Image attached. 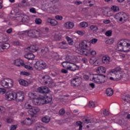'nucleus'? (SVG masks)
<instances>
[{
	"mask_svg": "<svg viewBox=\"0 0 130 130\" xmlns=\"http://www.w3.org/2000/svg\"><path fill=\"white\" fill-rule=\"evenodd\" d=\"M44 3L45 2L48 6H50L53 5V4H56V3H58V0H44Z\"/></svg>",
	"mask_w": 130,
	"mask_h": 130,
	"instance_id": "412c9836",
	"label": "nucleus"
},
{
	"mask_svg": "<svg viewBox=\"0 0 130 130\" xmlns=\"http://www.w3.org/2000/svg\"><path fill=\"white\" fill-rule=\"evenodd\" d=\"M24 57L28 60H33L35 58V55L33 53H26L24 55Z\"/></svg>",
	"mask_w": 130,
	"mask_h": 130,
	"instance_id": "2eb2a0df",
	"label": "nucleus"
},
{
	"mask_svg": "<svg viewBox=\"0 0 130 130\" xmlns=\"http://www.w3.org/2000/svg\"><path fill=\"white\" fill-rule=\"evenodd\" d=\"M7 41H8V37L5 35H3L2 38V41L0 42V43L3 42H7Z\"/></svg>",
	"mask_w": 130,
	"mask_h": 130,
	"instance_id": "c03bdc74",
	"label": "nucleus"
},
{
	"mask_svg": "<svg viewBox=\"0 0 130 130\" xmlns=\"http://www.w3.org/2000/svg\"><path fill=\"white\" fill-rule=\"evenodd\" d=\"M17 129V125H12L10 126V130H16Z\"/></svg>",
	"mask_w": 130,
	"mask_h": 130,
	"instance_id": "69168bd1",
	"label": "nucleus"
},
{
	"mask_svg": "<svg viewBox=\"0 0 130 130\" xmlns=\"http://www.w3.org/2000/svg\"><path fill=\"white\" fill-rule=\"evenodd\" d=\"M64 26L66 29H73V28H74V23L72 22H67L64 23Z\"/></svg>",
	"mask_w": 130,
	"mask_h": 130,
	"instance_id": "a211bd4d",
	"label": "nucleus"
},
{
	"mask_svg": "<svg viewBox=\"0 0 130 130\" xmlns=\"http://www.w3.org/2000/svg\"><path fill=\"white\" fill-rule=\"evenodd\" d=\"M29 20V16L27 15H24L21 19V22L24 23V22H27Z\"/></svg>",
	"mask_w": 130,
	"mask_h": 130,
	"instance_id": "58836bf2",
	"label": "nucleus"
},
{
	"mask_svg": "<svg viewBox=\"0 0 130 130\" xmlns=\"http://www.w3.org/2000/svg\"><path fill=\"white\" fill-rule=\"evenodd\" d=\"M88 46L87 45V41H83L80 44H79V47L77 49H86V47Z\"/></svg>",
	"mask_w": 130,
	"mask_h": 130,
	"instance_id": "f3484780",
	"label": "nucleus"
},
{
	"mask_svg": "<svg viewBox=\"0 0 130 130\" xmlns=\"http://www.w3.org/2000/svg\"><path fill=\"white\" fill-rule=\"evenodd\" d=\"M111 9L114 12H118V11H119V7L116 6H113Z\"/></svg>",
	"mask_w": 130,
	"mask_h": 130,
	"instance_id": "de8ad7c7",
	"label": "nucleus"
},
{
	"mask_svg": "<svg viewBox=\"0 0 130 130\" xmlns=\"http://www.w3.org/2000/svg\"><path fill=\"white\" fill-rule=\"evenodd\" d=\"M77 34H79V35H85V34H86V31H80V30H78L77 31Z\"/></svg>",
	"mask_w": 130,
	"mask_h": 130,
	"instance_id": "680f3d73",
	"label": "nucleus"
},
{
	"mask_svg": "<svg viewBox=\"0 0 130 130\" xmlns=\"http://www.w3.org/2000/svg\"><path fill=\"white\" fill-rule=\"evenodd\" d=\"M7 123H12L13 122V119L12 118H8L7 119Z\"/></svg>",
	"mask_w": 130,
	"mask_h": 130,
	"instance_id": "338daca9",
	"label": "nucleus"
},
{
	"mask_svg": "<svg viewBox=\"0 0 130 130\" xmlns=\"http://www.w3.org/2000/svg\"><path fill=\"white\" fill-rule=\"evenodd\" d=\"M64 113H65V111L63 109H60L59 111V114H60V115H63V114H64Z\"/></svg>",
	"mask_w": 130,
	"mask_h": 130,
	"instance_id": "0e129e2a",
	"label": "nucleus"
},
{
	"mask_svg": "<svg viewBox=\"0 0 130 130\" xmlns=\"http://www.w3.org/2000/svg\"><path fill=\"white\" fill-rule=\"evenodd\" d=\"M60 48L62 49H67L68 48V44L66 42H62L59 43Z\"/></svg>",
	"mask_w": 130,
	"mask_h": 130,
	"instance_id": "4be33fe9",
	"label": "nucleus"
},
{
	"mask_svg": "<svg viewBox=\"0 0 130 130\" xmlns=\"http://www.w3.org/2000/svg\"><path fill=\"white\" fill-rule=\"evenodd\" d=\"M20 74L22 76H30V73H28V72H20Z\"/></svg>",
	"mask_w": 130,
	"mask_h": 130,
	"instance_id": "6e6d98bb",
	"label": "nucleus"
},
{
	"mask_svg": "<svg viewBox=\"0 0 130 130\" xmlns=\"http://www.w3.org/2000/svg\"><path fill=\"white\" fill-rule=\"evenodd\" d=\"M41 120L42 122H44V123H48V122L50 121V117L48 116H46L42 118Z\"/></svg>",
	"mask_w": 130,
	"mask_h": 130,
	"instance_id": "5701e85b",
	"label": "nucleus"
},
{
	"mask_svg": "<svg viewBox=\"0 0 130 130\" xmlns=\"http://www.w3.org/2000/svg\"><path fill=\"white\" fill-rule=\"evenodd\" d=\"M54 39L56 41H59L61 39V34H55L54 36Z\"/></svg>",
	"mask_w": 130,
	"mask_h": 130,
	"instance_id": "cd10ccee",
	"label": "nucleus"
},
{
	"mask_svg": "<svg viewBox=\"0 0 130 130\" xmlns=\"http://www.w3.org/2000/svg\"><path fill=\"white\" fill-rule=\"evenodd\" d=\"M66 39H67L69 45H73L74 43V41H73V39H71L70 37L68 36L66 37Z\"/></svg>",
	"mask_w": 130,
	"mask_h": 130,
	"instance_id": "72a5a7b5",
	"label": "nucleus"
},
{
	"mask_svg": "<svg viewBox=\"0 0 130 130\" xmlns=\"http://www.w3.org/2000/svg\"><path fill=\"white\" fill-rule=\"evenodd\" d=\"M80 25L82 28H86V27H88V23L86 22H82L80 23Z\"/></svg>",
	"mask_w": 130,
	"mask_h": 130,
	"instance_id": "79ce46f5",
	"label": "nucleus"
},
{
	"mask_svg": "<svg viewBox=\"0 0 130 130\" xmlns=\"http://www.w3.org/2000/svg\"><path fill=\"white\" fill-rule=\"evenodd\" d=\"M71 63V66L69 67H66L67 70H69V71H77V70H79V66L73 63Z\"/></svg>",
	"mask_w": 130,
	"mask_h": 130,
	"instance_id": "ddd939ff",
	"label": "nucleus"
},
{
	"mask_svg": "<svg viewBox=\"0 0 130 130\" xmlns=\"http://www.w3.org/2000/svg\"><path fill=\"white\" fill-rule=\"evenodd\" d=\"M92 51V49H77L76 50V52L78 54H80L81 55H88V54H91V52Z\"/></svg>",
	"mask_w": 130,
	"mask_h": 130,
	"instance_id": "6e6552de",
	"label": "nucleus"
},
{
	"mask_svg": "<svg viewBox=\"0 0 130 130\" xmlns=\"http://www.w3.org/2000/svg\"><path fill=\"white\" fill-rule=\"evenodd\" d=\"M90 29L92 31H97V30H98V27L95 25H91L90 27Z\"/></svg>",
	"mask_w": 130,
	"mask_h": 130,
	"instance_id": "a18cd8bd",
	"label": "nucleus"
},
{
	"mask_svg": "<svg viewBox=\"0 0 130 130\" xmlns=\"http://www.w3.org/2000/svg\"><path fill=\"white\" fill-rule=\"evenodd\" d=\"M21 124L24 125V124H26V125H31L32 124V120L30 119L29 118L25 119L24 121L21 122Z\"/></svg>",
	"mask_w": 130,
	"mask_h": 130,
	"instance_id": "dca6fc26",
	"label": "nucleus"
},
{
	"mask_svg": "<svg viewBox=\"0 0 130 130\" xmlns=\"http://www.w3.org/2000/svg\"><path fill=\"white\" fill-rule=\"evenodd\" d=\"M45 85H47L49 88H53L55 86V83L52 80L50 79L49 81L45 82Z\"/></svg>",
	"mask_w": 130,
	"mask_h": 130,
	"instance_id": "6ab92c4d",
	"label": "nucleus"
},
{
	"mask_svg": "<svg viewBox=\"0 0 130 130\" xmlns=\"http://www.w3.org/2000/svg\"><path fill=\"white\" fill-rule=\"evenodd\" d=\"M14 64L17 66V67H23V66H25V63L23 62V61L21 59H16L14 60Z\"/></svg>",
	"mask_w": 130,
	"mask_h": 130,
	"instance_id": "aec40b11",
	"label": "nucleus"
},
{
	"mask_svg": "<svg viewBox=\"0 0 130 130\" xmlns=\"http://www.w3.org/2000/svg\"><path fill=\"white\" fill-rule=\"evenodd\" d=\"M97 73H103L105 74L106 73V69L103 67H99L96 69Z\"/></svg>",
	"mask_w": 130,
	"mask_h": 130,
	"instance_id": "b1692460",
	"label": "nucleus"
},
{
	"mask_svg": "<svg viewBox=\"0 0 130 130\" xmlns=\"http://www.w3.org/2000/svg\"><path fill=\"white\" fill-rule=\"evenodd\" d=\"M123 100L125 102H127V103H128V102H130V95L129 94L126 95L125 96V98L123 99Z\"/></svg>",
	"mask_w": 130,
	"mask_h": 130,
	"instance_id": "4c0bfd02",
	"label": "nucleus"
},
{
	"mask_svg": "<svg viewBox=\"0 0 130 130\" xmlns=\"http://www.w3.org/2000/svg\"><path fill=\"white\" fill-rule=\"evenodd\" d=\"M38 91L42 94H47V93H49V89L46 86L39 87Z\"/></svg>",
	"mask_w": 130,
	"mask_h": 130,
	"instance_id": "9d476101",
	"label": "nucleus"
},
{
	"mask_svg": "<svg viewBox=\"0 0 130 130\" xmlns=\"http://www.w3.org/2000/svg\"><path fill=\"white\" fill-rule=\"evenodd\" d=\"M82 120L84 123H91V122H92V120L89 119L88 117H84V118L82 119Z\"/></svg>",
	"mask_w": 130,
	"mask_h": 130,
	"instance_id": "c85d7f7f",
	"label": "nucleus"
},
{
	"mask_svg": "<svg viewBox=\"0 0 130 130\" xmlns=\"http://www.w3.org/2000/svg\"><path fill=\"white\" fill-rule=\"evenodd\" d=\"M42 80H43L44 84L45 85V82L49 81V80H50V78L48 76H45L42 77Z\"/></svg>",
	"mask_w": 130,
	"mask_h": 130,
	"instance_id": "e433bc0d",
	"label": "nucleus"
},
{
	"mask_svg": "<svg viewBox=\"0 0 130 130\" xmlns=\"http://www.w3.org/2000/svg\"><path fill=\"white\" fill-rule=\"evenodd\" d=\"M53 56L54 58L55 59H56V60H58V58H59V55H58V54H57L56 53H54V55Z\"/></svg>",
	"mask_w": 130,
	"mask_h": 130,
	"instance_id": "5fc2aeb1",
	"label": "nucleus"
},
{
	"mask_svg": "<svg viewBox=\"0 0 130 130\" xmlns=\"http://www.w3.org/2000/svg\"><path fill=\"white\" fill-rule=\"evenodd\" d=\"M71 83L72 87H79L82 84V78L79 76H76L71 80Z\"/></svg>",
	"mask_w": 130,
	"mask_h": 130,
	"instance_id": "0eeeda50",
	"label": "nucleus"
},
{
	"mask_svg": "<svg viewBox=\"0 0 130 130\" xmlns=\"http://www.w3.org/2000/svg\"><path fill=\"white\" fill-rule=\"evenodd\" d=\"M121 12L117 13L115 16V19H116V20H119V22H120V19L121 18V15H122Z\"/></svg>",
	"mask_w": 130,
	"mask_h": 130,
	"instance_id": "473e14b6",
	"label": "nucleus"
},
{
	"mask_svg": "<svg viewBox=\"0 0 130 130\" xmlns=\"http://www.w3.org/2000/svg\"><path fill=\"white\" fill-rule=\"evenodd\" d=\"M106 93L107 96H112V95H113V89L110 88H107L106 91Z\"/></svg>",
	"mask_w": 130,
	"mask_h": 130,
	"instance_id": "393cba45",
	"label": "nucleus"
},
{
	"mask_svg": "<svg viewBox=\"0 0 130 130\" xmlns=\"http://www.w3.org/2000/svg\"><path fill=\"white\" fill-rule=\"evenodd\" d=\"M34 68L36 69V70H41L39 62L38 61H37L36 63L34 64Z\"/></svg>",
	"mask_w": 130,
	"mask_h": 130,
	"instance_id": "a19ab883",
	"label": "nucleus"
},
{
	"mask_svg": "<svg viewBox=\"0 0 130 130\" xmlns=\"http://www.w3.org/2000/svg\"><path fill=\"white\" fill-rule=\"evenodd\" d=\"M47 23H49L51 26H57L58 22L56 20L54 19H51L50 18H48L47 20Z\"/></svg>",
	"mask_w": 130,
	"mask_h": 130,
	"instance_id": "f8f14e48",
	"label": "nucleus"
},
{
	"mask_svg": "<svg viewBox=\"0 0 130 130\" xmlns=\"http://www.w3.org/2000/svg\"><path fill=\"white\" fill-rule=\"evenodd\" d=\"M29 11L30 13H33L34 14H36V10H35V8H31L30 9Z\"/></svg>",
	"mask_w": 130,
	"mask_h": 130,
	"instance_id": "774afa93",
	"label": "nucleus"
},
{
	"mask_svg": "<svg viewBox=\"0 0 130 130\" xmlns=\"http://www.w3.org/2000/svg\"><path fill=\"white\" fill-rule=\"evenodd\" d=\"M40 111V109L38 107H32L31 109L28 111V113L31 115V117H34V115L36 114L38 112Z\"/></svg>",
	"mask_w": 130,
	"mask_h": 130,
	"instance_id": "1a4fd4ad",
	"label": "nucleus"
},
{
	"mask_svg": "<svg viewBox=\"0 0 130 130\" xmlns=\"http://www.w3.org/2000/svg\"><path fill=\"white\" fill-rule=\"evenodd\" d=\"M34 130H45V128L42 127V126H41V125H37L35 127Z\"/></svg>",
	"mask_w": 130,
	"mask_h": 130,
	"instance_id": "c9c22d12",
	"label": "nucleus"
},
{
	"mask_svg": "<svg viewBox=\"0 0 130 130\" xmlns=\"http://www.w3.org/2000/svg\"><path fill=\"white\" fill-rule=\"evenodd\" d=\"M27 33V35L30 38H38V37H42V34H44L42 31L40 30L36 29H30L29 30L25 31Z\"/></svg>",
	"mask_w": 130,
	"mask_h": 130,
	"instance_id": "20e7f679",
	"label": "nucleus"
},
{
	"mask_svg": "<svg viewBox=\"0 0 130 130\" xmlns=\"http://www.w3.org/2000/svg\"><path fill=\"white\" fill-rule=\"evenodd\" d=\"M66 60L67 61H64L62 63V66L63 67V68H66V67L64 66L65 63H71V62H70V61H71V56H67Z\"/></svg>",
	"mask_w": 130,
	"mask_h": 130,
	"instance_id": "c756f323",
	"label": "nucleus"
},
{
	"mask_svg": "<svg viewBox=\"0 0 130 130\" xmlns=\"http://www.w3.org/2000/svg\"><path fill=\"white\" fill-rule=\"evenodd\" d=\"M103 114L105 116H108V115H109V112L106 109H105L103 111Z\"/></svg>",
	"mask_w": 130,
	"mask_h": 130,
	"instance_id": "864d4df0",
	"label": "nucleus"
},
{
	"mask_svg": "<svg viewBox=\"0 0 130 130\" xmlns=\"http://www.w3.org/2000/svg\"><path fill=\"white\" fill-rule=\"evenodd\" d=\"M32 103L35 104V105H40L39 99H35L32 101Z\"/></svg>",
	"mask_w": 130,
	"mask_h": 130,
	"instance_id": "37998d69",
	"label": "nucleus"
},
{
	"mask_svg": "<svg viewBox=\"0 0 130 130\" xmlns=\"http://www.w3.org/2000/svg\"><path fill=\"white\" fill-rule=\"evenodd\" d=\"M126 21H128V16L125 13L124 14V19L123 20V22H126Z\"/></svg>",
	"mask_w": 130,
	"mask_h": 130,
	"instance_id": "bf43d9fd",
	"label": "nucleus"
},
{
	"mask_svg": "<svg viewBox=\"0 0 130 130\" xmlns=\"http://www.w3.org/2000/svg\"><path fill=\"white\" fill-rule=\"evenodd\" d=\"M103 63L104 64H109L110 63V57L108 56H105L102 58Z\"/></svg>",
	"mask_w": 130,
	"mask_h": 130,
	"instance_id": "4468645a",
	"label": "nucleus"
},
{
	"mask_svg": "<svg viewBox=\"0 0 130 130\" xmlns=\"http://www.w3.org/2000/svg\"><path fill=\"white\" fill-rule=\"evenodd\" d=\"M89 106L90 108H94L95 107V103L93 102H89Z\"/></svg>",
	"mask_w": 130,
	"mask_h": 130,
	"instance_id": "603ef678",
	"label": "nucleus"
},
{
	"mask_svg": "<svg viewBox=\"0 0 130 130\" xmlns=\"http://www.w3.org/2000/svg\"><path fill=\"white\" fill-rule=\"evenodd\" d=\"M29 97L30 98V99H36V95L33 93H29Z\"/></svg>",
	"mask_w": 130,
	"mask_h": 130,
	"instance_id": "8fccbe9b",
	"label": "nucleus"
},
{
	"mask_svg": "<svg viewBox=\"0 0 130 130\" xmlns=\"http://www.w3.org/2000/svg\"><path fill=\"white\" fill-rule=\"evenodd\" d=\"M83 122H81V121H77L76 122V125L78 126H79V130H82V128L83 127Z\"/></svg>",
	"mask_w": 130,
	"mask_h": 130,
	"instance_id": "f704fd0d",
	"label": "nucleus"
},
{
	"mask_svg": "<svg viewBox=\"0 0 130 130\" xmlns=\"http://www.w3.org/2000/svg\"><path fill=\"white\" fill-rule=\"evenodd\" d=\"M97 41H98L97 39H93L90 41V43H91L92 44H95V43H97Z\"/></svg>",
	"mask_w": 130,
	"mask_h": 130,
	"instance_id": "4d7b16f0",
	"label": "nucleus"
},
{
	"mask_svg": "<svg viewBox=\"0 0 130 130\" xmlns=\"http://www.w3.org/2000/svg\"><path fill=\"white\" fill-rule=\"evenodd\" d=\"M7 92V90L5 88H0V93L1 94H5Z\"/></svg>",
	"mask_w": 130,
	"mask_h": 130,
	"instance_id": "052dcab7",
	"label": "nucleus"
},
{
	"mask_svg": "<svg viewBox=\"0 0 130 130\" xmlns=\"http://www.w3.org/2000/svg\"><path fill=\"white\" fill-rule=\"evenodd\" d=\"M1 85L4 88L6 89H10V88H12L14 84V81L13 80L9 78H5L2 80L1 82Z\"/></svg>",
	"mask_w": 130,
	"mask_h": 130,
	"instance_id": "423d86ee",
	"label": "nucleus"
},
{
	"mask_svg": "<svg viewBox=\"0 0 130 130\" xmlns=\"http://www.w3.org/2000/svg\"><path fill=\"white\" fill-rule=\"evenodd\" d=\"M110 75L113 77H110V80L112 81H119L123 77V76L121 75V68L120 67L111 70L110 71Z\"/></svg>",
	"mask_w": 130,
	"mask_h": 130,
	"instance_id": "7ed1b4c3",
	"label": "nucleus"
},
{
	"mask_svg": "<svg viewBox=\"0 0 130 130\" xmlns=\"http://www.w3.org/2000/svg\"><path fill=\"white\" fill-rule=\"evenodd\" d=\"M95 76L92 78V81H94L96 84H104L106 80H105V78H106V76L103 75L101 74H94Z\"/></svg>",
	"mask_w": 130,
	"mask_h": 130,
	"instance_id": "39448f33",
	"label": "nucleus"
},
{
	"mask_svg": "<svg viewBox=\"0 0 130 130\" xmlns=\"http://www.w3.org/2000/svg\"><path fill=\"white\" fill-rule=\"evenodd\" d=\"M35 23L37 24V25H41L42 23V20L40 18H37L35 20Z\"/></svg>",
	"mask_w": 130,
	"mask_h": 130,
	"instance_id": "49530a36",
	"label": "nucleus"
},
{
	"mask_svg": "<svg viewBox=\"0 0 130 130\" xmlns=\"http://www.w3.org/2000/svg\"><path fill=\"white\" fill-rule=\"evenodd\" d=\"M38 61L40 64V67L41 68V70H44V69L46 68V63H45V62L42 60H39Z\"/></svg>",
	"mask_w": 130,
	"mask_h": 130,
	"instance_id": "a878e982",
	"label": "nucleus"
},
{
	"mask_svg": "<svg viewBox=\"0 0 130 130\" xmlns=\"http://www.w3.org/2000/svg\"><path fill=\"white\" fill-rule=\"evenodd\" d=\"M37 50H38V48L35 45H31L25 49V51L26 52H28V51L30 52H36Z\"/></svg>",
	"mask_w": 130,
	"mask_h": 130,
	"instance_id": "9b49d317",
	"label": "nucleus"
},
{
	"mask_svg": "<svg viewBox=\"0 0 130 130\" xmlns=\"http://www.w3.org/2000/svg\"><path fill=\"white\" fill-rule=\"evenodd\" d=\"M45 101L46 102V104H48V103H50V102L52 101V98H50L49 96L45 97Z\"/></svg>",
	"mask_w": 130,
	"mask_h": 130,
	"instance_id": "2f4dec72",
	"label": "nucleus"
},
{
	"mask_svg": "<svg viewBox=\"0 0 130 130\" xmlns=\"http://www.w3.org/2000/svg\"><path fill=\"white\" fill-rule=\"evenodd\" d=\"M105 35H106V36H108V37H110V36H111L112 35V30H108L106 32Z\"/></svg>",
	"mask_w": 130,
	"mask_h": 130,
	"instance_id": "09e8293b",
	"label": "nucleus"
},
{
	"mask_svg": "<svg viewBox=\"0 0 130 130\" xmlns=\"http://www.w3.org/2000/svg\"><path fill=\"white\" fill-rule=\"evenodd\" d=\"M22 67H24L25 69L27 70H29V71H33V68L31 66H29L28 65H24L22 66Z\"/></svg>",
	"mask_w": 130,
	"mask_h": 130,
	"instance_id": "3c124183",
	"label": "nucleus"
},
{
	"mask_svg": "<svg viewBox=\"0 0 130 130\" xmlns=\"http://www.w3.org/2000/svg\"><path fill=\"white\" fill-rule=\"evenodd\" d=\"M10 48V44L5 43L0 46V49H9Z\"/></svg>",
	"mask_w": 130,
	"mask_h": 130,
	"instance_id": "bb28decb",
	"label": "nucleus"
},
{
	"mask_svg": "<svg viewBox=\"0 0 130 130\" xmlns=\"http://www.w3.org/2000/svg\"><path fill=\"white\" fill-rule=\"evenodd\" d=\"M97 61V60H94V58H92L90 59L89 62L91 64H94Z\"/></svg>",
	"mask_w": 130,
	"mask_h": 130,
	"instance_id": "13d9d810",
	"label": "nucleus"
},
{
	"mask_svg": "<svg viewBox=\"0 0 130 130\" xmlns=\"http://www.w3.org/2000/svg\"><path fill=\"white\" fill-rule=\"evenodd\" d=\"M55 18L56 20H59V21H61V20H62V16L60 15H56Z\"/></svg>",
	"mask_w": 130,
	"mask_h": 130,
	"instance_id": "e2e57ef3",
	"label": "nucleus"
},
{
	"mask_svg": "<svg viewBox=\"0 0 130 130\" xmlns=\"http://www.w3.org/2000/svg\"><path fill=\"white\" fill-rule=\"evenodd\" d=\"M19 83L20 85H22V86H28V82L24 80H22V79L20 80L19 81Z\"/></svg>",
	"mask_w": 130,
	"mask_h": 130,
	"instance_id": "7c9ffc66",
	"label": "nucleus"
},
{
	"mask_svg": "<svg viewBox=\"0 0 130 130\" xmlns=\"http://www.w3.org/2000/svg\"><path fill=\"white\" fill-rule=\"evenodd\" d=\"M117 49L118 51L128 52L130 51V41L124 39L118 42Z\"/></svg>",
	"mask_w": 130,
	"mask_h": 130,
	"instance_id": "f03ea898",
	"label": "nucleus"
},
{
	"mask_svg": "<svg viewBox=\"0 0 130 130\" xmlns=\"http://www.w3.org/2000/svg\"><path fill=\"white\" fill-rule=\"evenodd\" d=\"M5 97L8 101L15 100L16 102H22V101H23L24 98V93L22 91L17 93L15 92L11 93L7 92L5 94Z\"/></svg>",
	"mask_w": 130,
	"mask_h": 130,
	"instance_id": "f257e3e1",
	"label": "nucleus"
},
{
	"mask_svg": "<svg viewBox=\"0 0 130 130\" xmlns=\"http://www.w3.org/2000/svg\"><path fill=\"white\" fill-rule=\"evenodd\" d=\"M39 101H40V105H41V104H42V105L44 104H46L45 102V97H42V98L39 99Z\"/></svg>",
	"mask_w": 130,
	"mask_h": 130,
	"instance_id": "ea45409f",
	"label": "nucleus"
}]
</instances>
